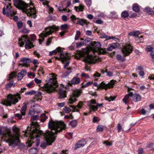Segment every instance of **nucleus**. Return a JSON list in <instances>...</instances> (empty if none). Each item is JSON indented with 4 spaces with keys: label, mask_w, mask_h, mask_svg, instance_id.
<instances>
[{
    "label": "nucleus",
    "mask_w": 154,
    "mask_h": 154,
    "mask_svg": "<svg viewBox=\"0 0 154 154\" xmlns=\"http://www.w3.org/2000/svg\"><path fill=\"white\" fill-rule=\"evenodd\" d=\"M48 128L51 131H46L45 133L42 132L38 128V124L37 122H32L30 127L28 126L24 134L26 137H29V142L27 146L30 147L32 144L34 143L33 140L35 137L37 140L38 137L43 136L45 141L42 143L40 146L43 148H45L47 145H51L54 141L56 137L55 135L64 129L66 127V125L62 121H54L51 120L49 122Z\"/></svg>",
    "instance_id": "1"
},
{
    "label": "nucleus",
    "mask_w": 154,
    "mask_h": 154,
    "mask_svg": "<svg viewBox=\"0 0 154 154\" xmlns=\"http://www.w3.org/2000/svg\"><path fill=\"white\" fill-rule=\"evenodd\" d=\"M101 45L99 42H93L91 46L83 49L80 53V57L84 58V60L89 63H94L96 61V58L93 55H91V52L94 53L101 48Z\"/></svg>",
    "instance_id": "2"
},
{
    "label": "nucleus",
    "mask_w": 154,
    "mask_h": 154,
    "mask_svg": "<svg viewBox=\"0 0 154 154\" xmlns=\"http://www.w3.org/2000/svg\"><path fill=\"white\" fill-rule=\"evenodd\" d=\"M31 1V0H30ZM14 4L17 8L22 10L27 16L35 19L36 17V11L33 6V4L30 2L27 4L20 0H13Z\"/></svg>",
    "instance_id": "3"
},
{
    "label": "nucleus",
    "mask_w": 154,
    "mask_h": 154,
    "mask_svg": "<svg viewBox=\"0 0 154 154\" xmlns=\"http://www.w3.org/2000/svg\"><path fill=\"white\" fill-rule=\"evenodd\" d=\"M14 133L12 134L11 131L8 130L6 133L3 135L4 137H6L8 138L6 141L9 145L12 147L18 145L20 143L19 138V129L15 127L13 128Z\"/></svg>",
    "instance_id": "4"
},
{
    "label": "nucleus",
    "mask_w": 154,
    "mask_h": 154,
    "mask_svg": "<svg viewBox=\"0 0 154 154\" xmlns=\"http://www.w3.org/2000/svg\"><path fill=\"white\" fill-rule=\"evenodd\" d=\"M52 78H50V82L48 84L45 85L44 89L48 93H51L54 91H56V88L58 86L56 78L55 76V74L52 73Z\"/></svg>",
    "instance_id": "5"
},
{
    "label": "nucleus",
    "mask_w": 154,
    "mask_h": 154,
    "mask_svg": "<svg viewBox=\"0 0 154 154\" xmlns=\"http://www.w3.org/2000/svg\"><path fill=\"white\" fill-rule=\"evenodd\" d=\"M21 97L19 94L15 95L9 94L7 96V100H3L1 103L6 106H11V104H15L17 103L18 99L20 100Z\"/></svg>",
    "instance_id": "6"
},
{
    "label": "nucleus",
    "mask_w": 154,
    "mask_h": 154,
    "mask_svg": "<svg viewBox=\"0 0 154 154\" xmlns=\"http://www.w3.org/2000/svg\"><path fill=\"white\" fill-rule=\"evenodd\" d=\"M5 2L3 3L5 5L2 10V13L4 14H6L8 17L12 16L15 15L16 12L14 10L11 3L10 2V0H4Z\"/></svg>",
    "instance_id": "7"
},
{
    "label": "nucleus",
    "mask_w": 154,
    "mask_h": 154,
    "mask_svg": "<svg viewBox=\"0 0 154 154\" xmlns=\"http://www.w3.org/2000/svg\"><path fill=\"white\" fill-rule=\"evenodd\" d=\"M58 30V28L54 25L46 28L45 31L41 33L39 35L40 38L39 39V42H41L44 40L45 38L51 34L53 32Z\"/></svg>",
    "instance_id": "8"
},
{
    "label": "nucleus",
    "mask_w": 154,
    "mask_h": 154,
    "mask_svg": "<svg viewBox=\"0 0 154 154\" xmlns=\"http://www.w3.org/2000/svg\"><path fill=\"white\" fill-rule=\"evenodd\" d=\"M26 43L25 48L26 49H30L34 47V45L30 41L29 38L26 35H23L21 38H19L18 43L20 46L22 47Z\"/></svg>",
    "instance_id": "9"
},
{
    "label": "nucleus",
    "mask_w": 154,
    "mask_h": 154,
    "mask_svg": "<svg viewBox=\"0 0 154 154\" xmlns=\"http://www.w3.org/2000/svg\"><path fill=\"white\" fill-rule=\"evenodd\" d=\"M57 52L59 53L60 57H55V59L58 60H60L62 63H64L65 61L68 60L70 58V56L67 53H64L61 48L58 47L57 48Z\"/></svg>",
    "instance_id": "10"
},
{
    "label": "nucleus",
    "mask_w": 154,
    "mask_h": 154,
    "mask_svg": "<svg viewBox=\"0 0 154 154\" xmlns=\"http://www.w3.org/2000/svg\"><path fill=\"white\" fill-rule=\"evenodd\" d=\"M115 81L111 80L109 83L106 84L103 82H102L99 85L97 82L94 83L93 85L94 86L97 87L98 89H104L106 90L108 88H112L115 83Z\"/></svg>",
    "instance_id": "11"
},
{
    "label": "nucleus",
    "mask_w": 154,
    "mask_h": 154,
    "mask_svg": "<svg viewBox=\"0 0 154 154\" xmlns=\"http://www.w3.org/2000/svg\"><path fill=\"white\" fill-rule=\"evenodd\" d=\"M81 92V90H77L74 91L72 95L71 96L70 98L69 99L68 103L72 104L76 102L77 101L76 97H79L80 95Z\"/></svg>",
    "instance_id": "12"
},
{
    "label": "nucleus",
    "mask_w": 154,
    "mask_h": 154,
    "mask_svg": "<svg viewBox=\"0 0 154 154\" xmlns=\"http://www.w3.org/2000/svg\"><path fill=\"white\" fill-rule=\"evenodd\" d=\"M132 51V47L129 44H127L123 46L122 52L125 57L128 56Z\"/></svg>",
    "instance_id": "13"
},
{
    "label": "nucleus",
    "mask_w": 154,
    "mask_h": 154,
    "mask_svg": "<svg viewBox=\"0 0 154 154\" xmlns=\"http://www.w3.org/2000/svg\"><path fill=\"white\" fill-rule=\"evenodd\" d=\"M71 20L74 23L76 24L79 23V24L83 26L86 23V21L82 19H80L79 18H77L74 15H72L71 17Z\"/></svg>",
    "instance_id": "14"
},
{
    "label": "nucleus",
    "mask_w": 154,
    "mask_h": 154,
    "mask_svg": "<svg viewBox=\"0 0 154 154\" xmlns=\"http://www.w3.org/2000/svg\"><path fill=\"white\" fill-rule=\"evenodd\" d=\"M84 105L83 102L80 101L76 106L73 105H69V106L71 107L74 110L73 111V112H78L79 110L82 108Z\"/></svg>",
    "instance_id": "15"
},
{
    "label": "nucleus",
    "mask_w": 154,
    "mask_h": 154,
    "mask_svg": "<svg viewBox=\"0 0 154 154\" xmlns=\"http://www.w3.org/2000/svg\"><path fill=\"white\" fill-rule=\"evenodd\" d=\"M26 105L25 104L22 107L21 110V114L17 113L15 115V116L17 117L19 119H20L22 118V116H24L25 114V112L26 109Z\"/></svg>",
    "instance_id": "16"
},
{
    "label": "nucleus",
    "mask_w": 154,
    "mask_h": 154,
    "mask_svg": "<svg viewBox=\"0 0 154 154\" xmlns=\"http://www.w3.org/2000/svg\"><path fill=\"white\" fill-rule=\"evenodd\" d=\"M20 61L22 63L19 64V66L28 67V65L31 62V60L29 58H24L21 59Z\"/></svg>",
    "instance_id": "17"
},
{
    "label": "nucleus",
    "mask_w": 154,
    "mask_h": 154,
    "mask_svg": "<svg viewBox=\"0 0 154 154\" xmlns=\"http://www.w3.org/2000/svg\"><path fill=\"white\" fill-rule=\"evenodd\" d=\"M96 103V101L94 100H91L88 102L87 105L90 108L94 111H96L97 109V106L93 105V104Z\"/></svg>",
    "instance_id": "18"
},
{
    "label": "nucleus",
    "mask_w": 154,
    "mask_h": 154,
    "mask_svg": "<svg viewBox=\"0 0 154 154\" xmlns=\"http://www.w3.org/2000/svg\"><path fill=\"white\" fill-rule=\"evenodd\" d=\"M86 144V142L85 140H83L78 142L75 147V149L83 146Z\"/></svg>",
    "instance_id": "19"
},
{
    "label": "nucleus",
    "mask_w": 154,
    "mask_h": 154,
    "mask_svg": "<svg viewBox=\"0 0 154 154\" xmlns=\"http://www.w3.org/2000/svg\"><path fill=\"white\" fill-rule=\"evenodd\" d=\"M133 96V94L132 93H130L126 95L124 98L123 99V102L126 104L128 103L129 101V98L130 96L131 97Z\"/></svg>",
    "instance_id": "20"
},
{
    "label": "nucleus",
    "mask_w": 154,
    "mask_h": 154,
    "mask_svg": "<svg viewBox=\"0 0 154 154\" xmlns=\"http://www.w3.org/2000/svg\"><path fill=\"white\" fill-rule=\"evenodd\" d=\"M26 71L23 70L20 73H19L17 79L18 80L21 79L26 74Z\"/></svg>",
    "instance_id": "21"
},
{
    "label": "nucleus",
    "mask_w": 154,
    "mask_h": 154,
    "mask_svg": "<svg viewBox=\"0 0 154 154\" xmlns=\"http://www.w3.org/2000/svg\"><path fill=\"white\" fill-rule=\"evenodd\" d=\"M35 95L34 99L35 100L37 101L41 100V97H42V93L41 92H38L37 93L35 92Z\"/></svg>",
    "instance_id": "22"
},
{
    "label": "nucleus",
    "mask_w": 154,
    "mask_h": 154,
    "mask_svg": "<svg viewBox=\"0 0 154 154\" xmlns=\"http://www.w3.org/2000/svg\"><path fill=\"white\" fill-rule=\"evenodd\" d=\"M80 82V79L77 77H74L72 80L71 83L72 84H77Z\"/></svg>",
    "instance_id": "23"
},
{
    "label": "nucleus",
    "mask_w": 154,
    "mask_h": 154,
    "mask_svg": "<svg viewBox=\"0 0 154 154\" xmlns=\"http://www.w3.org/2000/svg\"><path fill=\"white\" fill-rule=\"evenodd\" d=\"M117 47V43H113L110 45L109 47L106 48V50L108 51H111L113 49H115Z\"/></svg>",
    "instance_id": "24"
},
{
    "label": "nucleus",
    "mask_w": 154,
    "mask_h": 154,
    "mask_svg": "<svg viewBox=\"0 0 154 154\" xmlns=\"http://www.w3.org/2000/svg\"><path fill=\"white\" fill-rule=\"evenodd\" d=\"M84 45H90L91 46L93 42L91 41V39L89 38L85 39L83 41Z\"/></svg>",
    "instance_id": "25"
},
{
    "label": "nucleus",
    "mask_w": 154,
    "mask_h": 154,
    "mask_svg": "<svg viewBox=\"0 0 154 154\" xmlns=\"http://www.w3.org/2000/svg\"><path fill=\"white\" fill-rule=\"evenodd\" d=\"M74 8L76 12L82 11H83L84 7L82 5H80L78 6H75Z\"/></svg>",
    "instance_id": "26"
},
{
    "label": "nucleus",
    "mask_w": 154,
    "mask_h": 154,
    "mask_svg": "<svg viewBox=\"0 0 154 154\" xmlns=\"http://www.w3.org/2000/svg\"><path fill=\"white\" fill-rule=\"evenodd\" d=\"M132 96L133 100L136 102L140 100L141 99V97L138 94H134Z\"/></svg>",
    "instance_id": "27"
},
{
    "label": "nucleus",
    "mask_w": 154,
    "mask_h": 154,
    "mask_svg": "<svg viewBox=\"0 0 154 154\" xmlns=\"http://www.w3.org/2000/svg\"><path fill=\"white\" fill-rule=\"evenodd\" d=\"M66 91L65 90H61V89H60V98H62L66 97Z\"/></svg>",
    "instance_id": "28"
},
{
    "label": "nucleus",
    "mask_w": 154,
    "mask_h": 154,
    "mask_svg": "<svg viewBox=\"0 0 154 154\" xmlns=\"http://www.w3.org/2000/svg\"><path fill=\"white\" fill-rule=\"evenodd\" d=\"M71 72V69L70 68H68L67 69V71L66 72L62 74V77L63 78L66 77Z\"/></svg>",
    "instance_id": "29"
},
{
    "label": "nucleus",
    "mask_w": 154,
    "mask_h": 154,
    "mask_svg": "<svg viewBox=\"0 0 154 154\" xmlns=\"http://www.w3.org/2000/svg\"><path fill=\"white\" fill-rule=\"evenodd\" d=\"M133 10L136 12H138L139 11V5L137 4H134L133 6Z\"/></svg>",
    "instance_id": "30"
},
{
    "label": "nucleus",
    "mask_w": 154,
    "mask_h": 154,
    "mask_svg": "<svg viewBox=\"0 0 154 154\" xmlns=\"http://www.w3.org/2000/svg\"><path fill=\"white\" fill-rule=\"evenodd\" d=\"M140 33L138 31L132 32L128 33V35L130 36H134L135 37H138Z\"/></svg>",
    "instance_id": "31"
},
{
    "label": "nucleus",
    "mask_w": 154,
    "mask_h": 154,
    "mask_svg": "<svg viewBox=\"0 0 154 154\" xmlns=\"http://www.w3.org/2000/svg\"><path fill=\"white\" fill-rule=\"evenodd\" d=\"M77 124V122L76 120H73L69 123V125L72 127H75Z\"/></svg>",
    "instance_id": "32"
},
{
    "label": "nucleus",
    "mask_w": 154,
    "mask_h": 154,
    "mask_svg": "<svg viewBox=\"0 0 154 154\" xmlns=\"http://www.w3.org/2000/svg\"><path fill=\"white\" fill-rule=\"evenodd\" d=\"M128 12L126 11H123L121 14V17L123 18H126L129 16Z\"/></svg>",
    "instance_id": "33"
},
{
    "label": "nucleus",
    "mask_w": 154,
    "mask_h": 154,
    "mask_svg": "<svg viewBox=\"0 0 154 154\" xmlns=\"http://www.w3.org/2000/svg\"><path fill=\"white\" fill-rule=\"evenodd\" d=\"M16 76V73L15 72H12L9 75L8 79L9 80H10L14 78H15Z\"/></svg>",
    "instance_id": "34"
},
{
    "label": "nucleus",
    "mask_w": 154,
    "mask_h": 154,
    "mask_svg": "<svg viewBox=\"0 0 154 154\" xmlns=\"http://www.w3.org/2000/svg\"><path fill=\"white\" fill-rule=\"evenodd\" d=\"M106 49H103L101 48L96 52H98L99 54H105L106 52L107 51Z\"/></svg>",
    "instance_id": "35"
},
{
    "label": "nucleus",
    "mask_w": 154,
    "mask_h": 154,
    "mask_svg": "<svg viewBox=\"0 0 154 154\" xmlns=\"http://www.w3.org/2000/svg\"><path fill=\"white\" fill-rule=\"evenodd\" d=\"M29 153L30 154H35L37 152L36 148H31L29 150Z\"/></svg>",
    "instance_id": "36"
},
{
    "label": "nucleus",
    "mask_w": 154,
    "mask_h": 154,
    "mask_svg": "<svg viewBox=\"0 0 154 154\" xmlns=\"http://www.w3.org/2000/svg\"><path fill=\"white\" fill-rule=\"evenodd\" d=\"M63 112L66 113H68L71 112V110L69 107H65L63 109Z\"/></svg>",
    "instance_id": "37"
},
{
    "label": "nucleus",
    "mask_w": 154,
    "mask_h": 154,
    "mask_svg": "<svg viewBox=\"0 0 154 154\" xmlns=\"http://www.w3.org/2000/svg\"><path fill=\"white\" fill-rule=\"evenodd\" d=\"M104 127L101 125H99L97 128V132L102 131L103 130Z\"/></svg>",
    "instance_id": "38"
},
{
    "label": "nucleus",
    "mask_w": 154,
    "mask_h": 154,
    "mask_svg": "<svg viewBox=\"0 0 154 154\" xmlns=\"http://www.w3.org/2000/svg\"><path fill=\"white\" fill-rule=\"evenodd\" d=\"M154 48L153 47L151 46L150 45H147L146 48V51L148 52H152L153 51Z\"/></svg>",
    "instance_id": "39"
},
{
    "label": "nucleus",
    "mask_w": 154,
    "mask_h": 154,
    "mask_svg": "<svg viewBox=\"0 0 154 154\" xmlns=\"http://www.w3.org/2000/svg\"><path fill=\"white\" fill-rule=\"evenodd\" d=\"M35 108L34 109V111L37 113H39L41 112L40 107L39 106H34Z\"/></svg>",
    "instance_id": "40"
},
{
    "label": "nucleus",
    "mask_w": 154,
    "mask_h": 154,
    "mask_svg": "<svg viewBox=\"0 0 154 154\" xmlns=\"http://www.w3.org/2000/svg\"><path fill=\"white\" fill-rule=\"evenodd\" d=\"M116 96H110L109 97H105V98L106 100H108L109 101H111L113 100L116 98Z\"/></svg>",
    "instance_id": "41"
},
{
    "label": "nucleus",
    "mask_w": 154,
    "mask_h": 154,
    "mask_svg": "<svg viewBox=\"0 0 154 154\" xmlns=\"http://www.w3.org/2000/svg\"><path fill=\"white\" fill-rule=\"evenodd\" d=\"M35 94V91H34L32 90L30 91L26 92L25 93V94L26 95H34Z\"/></svg>",
    "instance_id": "42"
},
{
    "label": "nucleus",
    "mask_w": 154,
    "mask_h": 154,
    "mask_svg": "<svg viewBox=\"0 0 154 154\" xmlns=\"http://www.w3.org/2000/svg\"><path fill=\"white\" fill-rule=\"evenodd\" d=\"M116 58L118 60H120L121 61H123L125 59L124 58H122V56L119 54L117 55L116 56Z\"/></svg>",
    "instance_id": "43"
},
{
    "label": "nucleus",
    "mask_w": 154,
    "mask_h": 154,
    "mask_svg": "<svg viewBox=\"0 0 154 154\" xmlns=\"http://www.w3.org/2000/svg\"><path fill=\"white\" fill-rule=\"evenodd\" d=\"M76 47L77 48H79L84 45V43L83 42H80L78 43H76Z\"/></svg>",
    "instance_id": "44"
},
{
    "label": "nucleus",
    "mask_w": 154,
    "mask_h": 154,
    "mask_svg": "<svg viewBox=\"0 0 154 154\" xmlns=\"http://www.w3.org/2000/svg\"><path fill=\"white\" fill-rule=\"evenodd\" d=\"M68 25L67 24L62 25L61 26L60 28L62 30H64L68 27Z\"/></svg>",
    "instance_id": "45"
},
{
    "label": "nucleus",
    "mask_w": 154,
    "mask_h": 154,
    "mask_svg": "<svg viewBox=\"0 0 154 154\" xmlns=\"http://www.w3.org/2000/svg\"><path fill=\"white\" fill-rule=\"evenodd\" d=\"M85 2L88 7L91 6V0H85Z\"/></svg>",
    "instance_id": "46"
},
{
    "label": "nucleus",
    "mask_w": 154,
    "mask_h": 154,
    "mask_svg": "<svg viewBox=\"0 0 154 154\" xmlns=\"http://www.w3.org/2000/svg\"><path fill=\"white\" fill-rule=\"evenodd\" d=\"M103 143L105 144L106 146H110L112 144V143L109 142L107 141L103 142Z\"/></svg>",
    "instance_id": "47"
},
{
    "label": "nucleus",
    "mask_w": 154,
    "mask_h": 154,
    "mask_svg": "<svg viewBox=\"0 0 154 154\" xmlns=\"http://www.w3.org/2000/svg\"><path fill=\"white\" fill-rule=\"evenodd\" d=\"M23 23L21 21H20L17 23V25L19 28H21L23 26Z\"/></svg>",
    "instance_id": "48"
},
{
    "label": "nucleus",
    "mask_w": 154,
    "mask_h": 154,
    "mask_svg": "<svg viewBox=\"0 0 154 154\" xmlns=\"http://www.w3.org/2000/svg\"><path fill=\"white\" fill-rule=\"evenodd\" d=\"M92 83L91 82H88L86 84L82 85V87H86L90 85Z\"/></svg>",
    "instance_id": "49"
},
{
    "label": "nucleus",
    "mask_w": 154,
    "mask_h": 154,
    "mask_svg": "<svg viewBox=\"0 0 154 154\" xmlns=\"http://www.w3.org/2000/svg\"><path fill=\"white\" fill-rule=\"evenodd\" d=\"M38 118V115L33 116L32 117V119L33 121L37 120Z\"/></svg>",
    "instance_id": "50"
},
{
    "label": "nucleus",
    "mask_w": 154,
    "mask_h": 154,
    "mask_svg": "<svg viewBox=\"0 0 154 154\" xmlns=\"http://www.w3.org/2000/svg\"><path fill=\"white\" fill-rule=\"evenodd\" d=\"M93 76L95 78L96 77H98L100 76V74H99L97 72H95V73L93 75Z\"/></svg>",
    "instance_id": "51"
},
{
    "label": "nucleus",
    "mask_w": 154,
    "mask_h": 154,
    "mask_svg": "<svg viewBox=\"0 0 154 154\" xmlns=\"http://www.w3.org/2000/svg\"><path fill=\"white\" fill-rule=\"evenodd\" d=\"M81 76L82 77H85L86 78H89V76L87 74H86L85 73H82L81 74Z\"/></svg>",
    "instance_id": "52"
},
{
    "label": "nucleus",
    "mask_w": 154,
    "mask_h": 154,
    "mask_svg": "<svg viewBox=\"0 0 154 154\" xmlns=\"http://www.w3.org/2000/svg\"><path fill=\"white\" fill-rule=\"evenodd\" d=\"M34 81H35V82L37 83V84H40V83H41L42 81L41 80H39L38 79H37V78H35V79H34Z\"/></svg>",
    "instance_id": "53"
},
{
    "label": "nucleus",
    "mask_w": 154,
    "mask_h": 154,
    "mask_svg": "<svg viewBox=\"0 0 154 154\" xmlns=\"http://www.w3.org/2000/svg\"><path fill=\"white\" fill-rule=\"evenodd\" d=\"M48 9L49 10V11H50L51 13H53L54 11L53 8L51 7L50 6H49L48 5L47 6Z\"/></svg>",
    "instance_id": "54"
},
{
    "label": "nucleus",
    "mask_w": 154,
    "mask_h": 154,
    "mask_svg": "<svg viewBox=\"0 0 154 154\" xmlns=\"http://www.w3.org/2000/svg\"><path fill=\"white\" fill-rule=\"evenodd\" d=\"M13 84V83H11V82L8 83L6 85V88H10Z\"/></svg>",
    "instance_id": "55"
},
{
    "label": "nucleus",
    "mask_w": 154,
    "mask_h": 154,
    "mask_svg": "<svg viewBox=\"0 0 154 154\" xmlns=\"http://www.w3.org/2000/svg\"><path fill=\"white\" fill-rule=\"evenodd\" d=\"M33 84V82H31L30 83L27 84L26 85L27 87L29 88H31L32 87V86Z\"/></svg>",
    "instance_id": "56"
},
{
    "label": "nucleus",
    "mask_w": 154,
    "mask_h": 154,
    "mask_svg": "<svg viewBox=\"0 0 154 154\" xmlns=\"http://www.w3.org/2000/svg\"><path fill=\"white\" fill-rule=\"evenodd\" d=\"M57 50H54L53 51H51L49 53V55L50 56H51L54 54H57Z\"/></svg>",
    "instance_id": "57"
},
{
    "label": "nucleus",
    "mask_w": 154,
    "mask_h": 154,
    "mask_svg": "<svg viewBox=\"0 0 154 154\" xmlns=\"http://www.w3.org/2000/svg\"><path fill=\"white\" fill-rule=\"evenodd\" d=\"M57 9H58V10H59V11H67V10H68L66 8H65V9H63V10H62L61 7H58L57 8Z\"/></svg>",
    "instance_id": "58"
},
{
    "label": "nucleus",
    "mask_w": 154,
    "mask_h": 154,
    "mask_svg": "<svg viewBox=\"0 0 154 154\" xmlns=\"http://www.w3.org/2000/svg\"><path fill=\"white\" fill-rule=\"evenodd\" d=\"M138 154H142L143 152V149L142 148H140L138 150Z\"/></svg>",
    "instance_id": "59"
},
{
    "label": "nucleus",
    "mask_w": 154,
    "mask_h": 154,
    "mask_svg": "<svg viewBox=\"0 0 154 154\" xmlns=\"http://www.w3.org/2000/svg\"><path fill=\"white\" fill-rule=\"evenodd\" d=\"M117 128L118 130V132H120L122 129L120 123L118 124L117 125Z\"/></svg>",
    "instance_id": "60"
},
{
    "label": "nucleus",
    "mask_w": 154,
    "mask_h": 154,
    "mask_svg": "<svg viewBox=\"0 0 154 154\" xmlns=\"http://www.w3.org/2000/svg\"><path fill=\"white\" fill-rule=\"evenodd\" d=\"M95 23L97 24H101L103 23V22L101 20L99 19L97 20L96 21Z\"/></svg>",
    "instance_id": "61"
},
{
    "label": "nucleus",
    "mask_w": 154,
    "mask_h": 154,
    "mask_svg": "<svg viewBox=\"0 0 154 154\" xmlns=\"http://www.w3.org/2000/svg\"><path fill=\"white\" fill-rule=\"evenodd\" d=\"M36 38L35 35H31V39L32 41H34Z\"/></svg>",
    "instance_id": "62"
},
{
    "label": "nucleus",
    "mask_w": 154,
    "mask_h": 154,
    "mask_svg": "<svg viewBox=\"0 0 154 154\" xmlns=\"http://www.w3.org/2000/svg\"><path fill=\"white\" fill-rule=\"evenodd\" d=\"M62 19L64 21H66L67 20V18L66 16L64 15L62 17Z\"/></svg>",
    "instance_id": "63"
},
{
    "label": "nucleus",
    "mask_w": 154,
    "mask_h": 154,
    "mask_svg": "<svg viewBox=\"0 0 154 154\" xmlns=\"http://www.w3.org/2000/svg\"><path fill=\"white\" fill-rule=\"evenodd\" d=\"M92 32L91 31L87 30L86 32V34L88 35H91Z\"/></svg>",
    "instance_id": "64"
}]
</instances>
